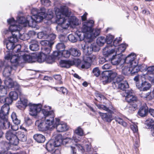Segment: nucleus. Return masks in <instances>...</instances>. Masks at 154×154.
I'll return each mask as SVG.
<instances>
[{
    "label": "nucleus",
    "instance_id": "11",
    "mask_svg": "<svg viewBox=\"0 0 154 154\" xmlns=\"http://www.w3.org/2000/svg\"><path fill=\"white\" fill-rule=\"evenodd\" d=\"M117 75V73L112 71H106L102 74V80L105 83L110 82Z\"/></svg>",
    "mask_w": 154,
    "mask_h": 154
},
{
    "label": "nucleus",
    "instance_id": "64",
    "mask_svg": "<svg viewBox=\"0 0 154 154\" xmlns=\"http://www.w3.org/2000/svg\"><path fill=\"white\" fill-rule=\"evenodd\" d=\"M1 154H26L24 151H22L20 152L12 154L10 152L8 151H5L2 152Z\"/></svg>",
    "mask_w": 154,
    "mask_h": 154
},
{
    "label": "nucleus",
    "instance_id": "5",
    "mask_svg": "<svg viewBox=\"0 0 154 154\" xmlns=\"http://www.w3.org/2000/svg\"><path fill=\"white\" fill-rule=\"evenodd\" d=\"M124 96L126 101L128 103L129 110L131 112L135 111L137 108V103L138 100L137 97L133 95L132 90H125Z\"/></svg>",
    "mask_w": 154,
    "mask_h": 154
},
{
    "label": "nucleus",
    "instance_id": "62",
    "mask_svg": "<svg viewBox=\"0 0 154 154\" xmlns=\"http://www.w3.org/2000/svg\"><path fill=\"white\" fill-rule=\"evenodd\" d=\"M41 2L42 5L46 6H48L51 5V2L49 0H41Z\"/></svg>",
    "mask_w": 154,
    "mask_h": 154
},
{
    "label": "nucleus",
    "instance_id": "18",
    "mask_svg": "<svg viewBox=\"0 0 154 154\" xmlns=\"http://www.w3.org/2000/svg\"><path fill=\"white\" fill-rule=\"evenodd\" d=\"M45 8H42L40 10H38L36 8H32L31 11V13L32 14V17L34 18H39L40 17H43V20L46 16V14L44 11Z\"/></svg>",
    "mask_w": 154,
    "mask_h": 154
},
{
    "label": "nucleus",
    "instance_id": "38",
    "mask_svg": "<svg viewBox=\"0 0 154 154\" xmlns=\"http://www.w3.org/2000/svg\"><path fill=\"white\" fill-rule=\"evenodd\" d=\"M16 135L11 131H7L5 134V137L6 139L9 141L12 138L14 137Z\"/></svg>",
    "mask_w": 154,
    "mask_h": 154
},
{
    "label": "nucleus",
    "instance_id": "47",
    "mask_svg": "<svg viewBox=\"0 0 154 154\" xmlns=\"http://www.w3.org/2000/svg\"><path fill=\"white\" fill-rule=\"evenodd\" d=\"M27 18L26 19L23 17H20L17 20V21L20 24H24L23 26H25L27 25Z\"/></svg>",
    "mask_w": 154,
    "mask_h": 154
},
{
    "label": "nucleus",
    "instance_id": "13",
    "mask_svg": "<svg viewBox=\"0 0 154 154\" xmlns=\"http://www.w3.org/2000/svg\"><path fill=\"white\" fill-rule=\"evenodd\" d=\"M29 114L32 116H36L40 112L42 108L41 104H34L31 103H29Z\"/></svg>",
    "mask_w": 154,
    "mask_h": 154
},
{
    "label": "nucleus",
    "instance_id": "54",
    "mask_svg": "<svg viewBox=\"0 0 154 154\" xmlns=\"http://www.w3.org/2000/svg\"><path fill=\"white\" fill-rule=\"evenodd\" d=\"M57 50L60 51L62 52L65 48V46L63 43H59L56 46Z\"/></svg>",
    "mask_w": 154,
    "mask_h": 154
},
{
    "label": "nucleus",
    "instance_id": "27",
    "mask_svg": "<svg viewBox=\"0 0 154 154\" xmlns=\"http://www.w3.org/2000/svg\"><path fill=\"white\" fill-rule=\"evenodd\" d=\"M74 64L73 61L71 60H61L60 63L61 67L66 68H69Z\"/></svg>",
    "mask_w": 154,
    "mask_h": 154
},
{
    "label": "nucleus",
    "instance_id": "22",
    "mask_svg": "<svg viewBox=\"0 0 154 154\" xmlns=\"http://www.w3.org/2000/svg\"><path fill=\"white\" fill-rule=\"evenodd\" d=\"M143 69L144 70V71H147V73L145 74L146 77L147 75H152L153 76V79L152 80V85H154V73L153 72L154 71V66H151L147 67V66L145 65V66L143 67ZM149 77L150 78H152L153 76H149Z\"/></svg>",
    "mask_w": 154,
    "mask_h": 154
},
{
    "label": "nucleus",
    "instance_id": "26",
    "mask_svg": "<svg viewBox=\"0 0 154 154\" xmlns=\"http://www.w3.org/2000/svg\"><path fill=\"white\" fill-rule=\"evenodd\" d=\"M20 57L19 58H21V60H23L25 61L28 62H33L32 56L25 54L24 51H20Z\"/></svg>",
    "mask_w": 154,
    "mask_h": 154
},
{
    "label": "nucleus",
    "instance_id": "28",
    "mask_svg": "<svg viewBox=\"0 0 154 154\" xmlns=\"http://www.w3.org/2000/svg\"><path fill=\"white\" fill-rule=\"evenodd\" d=\"M55 145V142L53 140L49 141L46 144V148L49 152L52 151L55 147L59 146Z\"/></svg>",
    "mask_w": 154,
    "mask_h": 154
},
{
    "label": "nucleus",
    "instance_id": "57",
    "mask_svg": "<svg viewBox=\"0 0 154 154\" xmlns=\"http://www.w3.org/2000/svg\"><path fill=\"white\" fill-rule=\"evenodd\" d=\"M7 94L6 89L3 86H0V96L5 95Z\"/></svg>",
    "mask_w": 154,
    "mask_h": 154
},
{
    "label": "nucleus",
    "instance_id": "9",
    "mask_svg": "<svg viewBox=\"0 0 154 154\" xmlns=\"http://www.w3.org/2000/svg\"><path fill=\"white\" fill-rule=\"evenodd\" d=\"M7 22L10 24L9 27V30H5L3 32V33L5 35L9 34V33H15L18 34H19V30L21 28L17 26V25L14 24L15 23L14 20L13 18L9 19L7 20Z\"/></svg>",
    "mask_w": 154,
    "mask_h": 154
},
{
    "label": "nucleus",
    "instance_id": "24",
    "mask_svg": "<svg viewBox=\"0 0 154 154\" xmlns=\"http://www.w3.org/2000/svg\"><path fill=\"white\" fill-rule=\"evenodd\" d=\"M28 101L26 99H20V100L18 101L16 103V106L19 109H22L25 108L27 106H28Z\"/></svg>",
    "mask_w": 154,
    "mask_h": 154
},
{
    "label": "nucleus",
    "instance_id": "30",
    "mask_svg": "<svg viewBox=\"0 0 154 154\" xmlns=\"http://www.w3.org/2000/svg\"><path fill=\"white\" fill-rule=\"evenodd\" d=\"M11 118L12 119L13 121L16 125H15V127H16V129H14V126H11V128L14 131H16L17 129L18 128L17 126V125L20 123V120H18L17 118L16 114L15 112H13L11 115Z\"/></svg>",
    "mask_w": 154,
    "mask_h": 154
},
{
    "label": "nucleus",
    "instance_id": "45",
    "mask_svg": "<svg viewBox=\"0 0 154 154\" xmlns=\"http://www.w3.org/2000/svg\"><path fill=\"white\" fill-rule=\"evenodd\" d=\"M9 97L13 101L16 100L18 98V94L15 91H11L9 94Z\"/></svg>",
    "mask_w": 154,
    "mask_h": 154
},
{
    "label": "nucleus",
    "instance_id": "6",
    "mask_svg": "<svg viewBox=\"0 0 154 154\" xmlns=\"http://www.w3.org/2000/svg\"><path fill=\"white\" fill-rule=\"evenodd\" d=\"M95 105L98 109L105 110L108 112V113H103L100 112H99L102 119L104 121L108 122H110L113 119L112 115V113L113 112L111 110L109 109L106 106L102 104L95 103Z\"/></svg>",
    "mask_w": 154,
    "mask_h": 154
},
{
    "label": "nucleus",
    "instance_id": "51",
    "mask_svg": "<svg viewBox=\"0 0 154 154\" xmlns=\"http://www.w3.org/2000/svg\"><path fill=\"white\" fill-rule=\"evenodd\" d=\"M47 34L46 32H40L37 34V37L39 39H47Z\"/></svg>",
    "mask_w": 154,
    "mask_h": 154
},
{
    "label": "nucleus",
    "instance_id": "36",
    "mask_svg": "<svg viewBox=\"0 0 154 154\" xmlns=\"http://www.w3.org/2000/svg\"><path fill=\"white\" fill-rule=\"evenodd\" d=\"M47 56L41 52L37 56V60L38 62L42 63L46 60Z\"/></svg>",
    "mask_w": 154,
    "mask_h": 154
},
{
    "label": "nucleus",
    "instance_id": "35",
    "mask_svg": "<svg viewBox=\"0 0 154 154\" xmlns=\"http://www.w3.org/2000/svg\"><path fill=\"white\" fill-rule=\"evenodd\" d=\"M63 137L61 134L57 135L54 141L55 142V145L57 146H60L63 141Z\"/></svg>",
    "mask_w": 154,
    "mask_h": 154
},
{
    "label": "nucleus",
    "instance_id": "42",
    "mask_svg": "<svg viewBox=\"0 0 154 154\" xmlns=\"http://www.w3.org/2000/svg\"><path fill=\"white\" fill-rule=\"evenodd\" d=\"M115 121L119 124L121 125L122 126L125 127L127 126V124L123 119L118 116H116L114 118Z\"/></svg>",
    "mask_w": 154,
    "mask_h": 154
},
{
    "label": "nucleus",
    "instance_id": "12",
    "mask_svg": "<svg viewBox=\"0 0 154 154\" xmlns=\"http://www.w3.org/2000/svg\"><path fill=\"white\" fill-rule=\"evenodd\" d=\"M146 78V74H143L141 76V78L142 79V82L140 83H137L136 87L140 90L141 91H146L149 89L151 86V85L144 79Z\"/></svg>",
    "mask_w": 154,
    "mask_h": 154
},
{
    "label": "nucleus",
    "instance_id": "32",
    "mask_svg": "<svg viewBox=\"0 0 154 154\" xmlns=\"http://www.w3.org/2000/svg\"><path fill=\"white\" fill-rule=\"evenodd\" d=\"M69 19L71 25L78 26L80 23L78 19L75 16H71Z\"/></svg>",
    "mask_w": 154,
    "mask_h": 154
},
{
    "label": "nucleus",
    "instance_id": "19",
    "mask_svg": "<svg viewBox=\"0 0 154 154\" xmlns=\"http://www.w3.org/2000/svg\"><path fill=\"white\" fill-rule=\"evenodd\" d=\"M125 57L122 54H120L113 55L110 59L111 63L113 65H117L119 64L122 60H123L125 63Z\"/></svg>",
    "mask_w": 154,
    "mask_h": 154
},
{
    "label": "nucleus",
    "instance_id": "33",
    "mask_svg": "<svg viewBox=\"0 0 154 154\" xmlns=\"http://www.w3.org/2000/svg\"><path fill=\"white\" fill-rule=\"evenodd\" d=\"M148 110L146 107H141L138 112V115L140 116L144 117L147 114Z\"/></svg>",
    "mask_w": 154,
    "mask_h": 154
},
{
    "label": "nucleus",
    "instance_id": "40",
    "mask_svg": "<svg viewBox=\"0 0 154 154\" xmlns=\"http://www.w3.org/2000/svg\"><path fill=\"white\" fill-rule=\"evenodd\" d=\"M106 42V39L103 37H98L96 41V43L99 46H102Z\"/></svg>",
    "mask_w": 154,
    "mask_h": 154
},
{
    "label": "nucleus",
    "instance_id": "55",
    "mask_svg": "<svg viewBox=\"0 0 154 154\" xmlns=\"http://www.w3.org/2000/svg\"><path fill=\"white\" fill-rule=\"evenodd\" d=\"M126 48V45L125 44H122L119 45L116 49L119 52H124Z\"/></svg>",
    "mask_w": 154,
    "mask_h": 154
},
{
    "label": "nucleus",
    "instance_id": "15",
    "mask_svg": "<svg viewBox=\"0 0 154 154\" xmlns=\"http://www.w3.org/2000/svg\"><path fill=\"white\" fill-rule=\"evenodd\" d=\"M55 124L52 125L53 126H56L57 131L59 132H62L66 131L67 129L66 124L63 122H60V119L57 118H55Z\"/></svg>",
    "mask_w": 154,
    "mask_h": 154
},
{
    "label": "nucleus",
    "instance_id": "44",
    "mask_svg": "<svg viewBox=\"0 0 154 154\" xmlns=\"http://www.w3.org/2000/svg\"><path fill=\"white\" fill-rule=\"evenodd\" d=\"M19 143V139L16 135L9 141V143L15 146H17Z\"/></svg>",
    "mask_w": 154,
    "mask_h": 154
},
{
    "label": "nucleus",
    "instance_id": "4",
    "mask_svg": "<svg viewBox=\"0 0 154 154\" xmlns=\"http://www.w3.org/2000/svg\"><path fill=\"white\" fill-rule=\"evenodd\" d=\"M12 67L10 66H6L3 72V75L7 77L4 81L5 86L8 88H14L15 89L18 90L20 93L21 90L20 89V86L16 82H14L11 79L8 77L10 76Z\"/></svg>",
    "mask_w": 154,
    "mask_h": 154
},
{
    "label": "nucleus",
    "instance_id": "14",
    "mask_svg": "<svg viewBox=\"0 0 154 154\" xmlns=\"http://www.w3.org/2000/svg\"><path fill=\"white\" fill-rule=\"evenodd\" d=\"M94 23V21L92 20H90L83 23L82 30L83 32L86 33L87 38H88V34L90 33L91 31Z\"/></svg>",
    "mask_w": 154,
    "mask_h": 154
},
{
    "label": "nucleus",
    "instance_id": "60",
    "mask_svg": "<svg viewBox=\"0 0 154 154\" xmlns=\"http://www.w3.org/2000/svg\"><path fill=\"white\" fill-rule=\"evenodd\" d=\"M3 125L5 129L8 128L10 126V123L7 118L3 120Z\"/></svg>",
    "mask_w": 154,
    "mask_h": 154
},
{
    "label": "nucleus",
    "instance_id": "20",
    "mask_svg": "<svg viewBox=\"0 0 154 154\" xmlns=\"http://www.w3.org/2000/svg\"><path fill=\"white\" fill-rule=\"evenodd\" d=\"M7 48L9 50H13V52H19L21 48V45L18 44L14 45V44L9 41L6 43Z\"/></svg>",
    "mask_w": 154,
    "mask_h": 154
},
{
    "label": "nucleus",
    "instance_id": "8",
    "mask_svg": "<svg viewBox=\"0 0 154 154\" xmlns=\"http://www.w3.org/2000/svg\"><path fill=\"white\" fill-rule=\"evenodd\" d=\"M114 38L113 36L111 35H109L106 36V41L107 45L103 49V55L105 56L106 57H109V56L114 53L115 51H116V52H117L116 50V49H114L109 48L112 46V45L110 44L112 42Z\"/></svg>",
    "mask_w": 154,
    "mask_h": 154
},
{
    "label": "nucleus",
    "instance_id": "7",
    "mask_svg": "<svg viewBox=\"0 0 154 154\" xmlns=\"http://www.w3.org/2000/svg\"><path fill=\"white\" fill-rule=\"evenodd\" d=\"M124 77L122 75L117 76L116 80L112 83V87L114 88L119 89L123 91L129 87V85L127 81H122Z\"/></svg>",
    "mask_w": 154,
    "mask_h": 154
},
{
    "label": "nucleus",
    "instance_id": "31",
    "mask_svg": "<svg viewBox=\"0 0 154 154\" xmlns=\"http://www.w3.org/2000/svg\"><path fill=\"white\" fill-rule=\"evenodd\" d=\"M33 137L38 143H43L45 140V136L41 134H35L34 135Z\"/></svg>",
    "mask_w": 154,
    "mask_h": 154
},
{
    "label": "nucleus",
    "instance_id": "52",
    "mask_svg": "<svg viewBox=\"0 0 154 154\" xmlns=\"http://www.w3.org/2000/svg\"><path fill=\"white\" fill-rule=\"evenodd\" d=\"M19 38L23 40H26L29 39V36L28 33H24L23 34H18Z\"/></svg>",
    "mask_w": 154,
    "mask_h": 154
},
{
    "label": "nucleus",
    "instance_id": "46",
    "mask_svg": "<svg viewBox=\"0 0 154 154\" xmlns=\"http://www.w3.org/2000/svg\"><path fill=\"white\" fill-rule=\"evenodd\" d=\"M51 46H48L47 47H43L42 48V53L47 56L51 52Z\"/></svg>",
    "mask_w": 154,
    "mask_h": 154
},
{
    "label": "nucleus",
    "instance_id": "59",
    "mask_svg": "<svg viewBox=\"0 0 154 154\" xmlns=\"http://www.w3.org/2000/svg\"><path fill=\"white\" fill-rule=\"evenodd\" d=\"M47 39L50 42H53V41L56 38V35L54 34H51L49 35H47Z\"/></svg>",
    "mask_w": 154,
    "mask_h": 154
},
{
    "label": "nucleus",
    "instance_id": "63",
    "mask_svg": "<svg viewBox=\"0 0 154 154\" xmlns=\"http://www.w3.org/2000/svg\"><path fill=\"white\" fill-rule=\"evenodd\" d=\"M122 38L120 37L119 38H116L113 42V45L114 47H116L118 45L119 42L121 41Z\"/></svg>",
    "mask_w": 154,
    "mask_h": 154
},
{
    "label": "nucleus",
    "instance_id": "1",
    "mask_svg": "<svg viewBox=\"0 0 154 154\" xmlns=\"http://www.w3.org/2000/svg\"><path fill=\"white\" fill-rule=\"evenodd\" d=\"M55 13L57 18V21L59 22L58 25L56 27L58 31L62 32V29H66L70 25L69 18L71 15V11L66 6H61L60 9H57Z\"/></svg>",
    "mask_w": 154,
    "mask_h": 154
},
{
    "label": "nucleus",
    "instance_id": "58",
    "mask_svg": "<svg viewBox=\"0 0 154 154\" xmlns=\"http://www.w3.org/2000/svg\"><path fill=\"white\" fill-rule=\"evenodd\" d=\"M94 75L96 77H98L100 74V71L98 67L94 68L92 71Z\"/></svg>",
    "mask_w": 154,
    "mask_h": 154
},
{
    "label": "nucleus",
    "instance_id": "37",
    "mask_svg": "<svg viewBox=\"0 0 154 154\" xmlns=\"http://www.w3.org/2000/svg\"><path fill=\"white\" fill-rule=\"evenodd\" d=\"M9 34H11L12 36H10L9 38H8L9 41L14 43L18 41V34L15 33H9Z\"/></svg>",
    "mask_w": 154,
    "mask_h": 154
},
{
    "label": "nucleus",
    "instance_id": "17",
    "mask_svg": "<svg viewBox=\"0 0 154 154\" xmlns=\"http://www.w3.org/2000/svg\"><path fill=\"white\" fill-rule=\"evenodd\" d=\"M88 43V46L87 47L86 49L85 48V45H84L83 47L82 46V48L83 50H84L85 51L87 52L88 54H91L92 51H94L95 52L98 51L99 50V48L97 45L96 43Z\"/></svg>",
    "mask_w": 154,
    "mask_h": 154
},
{
    "label": "nucleus",
    "instance_id": "25",
    "mask_svg": "<svg viewBox=\"0 0 154 154\" xmlns=\"http://www.w3.org/2000/svg\"><path fill=\"white\" fill-rule=\"evenodd\" d=\"M23 129L25 131V132L21 131H19L17 133V137L19 139V140L22 142H25L27 139L26 134L27 130L24 128H23Z\"/></svg>",
    "mask_w": 154,
    "mask_h": 154
},
{
    "label": "nucleus",
    "instance_id": "21",
    "mask_svg": "<svg viewBox=\"0 0 154 154\" xmlns=\"http://www.w3.org/2000/svg\"><path fill=\"white\" fill-rule=\"evenodd\" d=\"M100 32V29H92L90 33L88 34V38H89L88 39L87 42H92L93 39L98 36Z\"/></svg>",
    "mask_w": 154,
    "mask_h": 154
},
{
    "label": "nucleus",
    "instance_id": "41",
    "mask_svg": "<svg viewBox=\"0 0 154 154\" xmlns=\"http://www.w3.org/2000/svg\"><path fill=\"white\" fill-rule=\"evenodd\" d=\"M122 73L125 75H131L130 66L129 67L125 66L122 69Z\"/></svg>",
    "mask_w": 154,
    "mask_h": 154
},
{
    "label": "nucleus",
    "instance_id": "56",
    "mask_svg": "<svg viewBox=\"0 0 154 154\" xmlns=\"http://www.w3.org/2000/svg\"><path fill=\"white\" fill-rule=\"evenodd\" d=\"M75 133L78 135L82 136L84 135L83 131L80 127H78L75 131Z\"/></svg>",
    "mask_w": 154,
    "mask_h": 154
},
{
    "label": "nucleus",
    "instance_id": "61",
    "mask_svg": "<svg viewBox=\"0 0 154 154\" xmlns=\"http://www.w3.org/2000/svg\"><path fill=\"white\" fill-rule=\"evenodd\" d=\"M87 60L88 62H91L94 61L96 59V57L95 55H92L87 57Z\"/></svg>",
    "mask_w": 154,
    "mask_h": 154
},
{
    "label": "nucleus",
    "instance_id": "48",
    "mask_svg": "<svg viewBox=\"0 0 154 154\" xmlns=\"http://www.w3.org/2000/svg\"><path fill=\"white\" fill-rule=\"evenodd\" d=\"M79 140L76 138L75 137H73L71 139L69 138H66V139L65 140L64 142L66 143H73V141L76 143H77Z\"/></svg>",
    "mask_w": 154,
    "mask_h": 154
},
{
    "label": "nucleus",
    "instance_id": "49",
    "mask_svg": "<svg viewBox=\"0 0 154 154\" xmlns=\"http://www.w3.org/2000/svg\"><path fill=\"white\" fill-rule=\"evenodd\" d=\"M40 43L42 46H51L54 44V42H50L48 40H42Z\"/></svg>",
    "mask_w": 154,
    "mask_h": 154
},
{
    "label": "nucleus",
    "instance_id": "29",
    "mask_svg": "<svg viewBox=\"0 0 154 154\" xmlns=\"http://www.w3.org/2000/svg\"><path fill=\"white\" fill-rule=\"evenodd\" d=\"M30 43L29 47L31 50L35 51H38L39 49L38 42L36 40H31Z\"/></svg>",
    "mask_w": 154,
    "mask_h": 154
},
{
    "label": "nucleus",
    "instance_id": "43",
    "mask_svg": "<svg viewBox=\"0 0 154 154\" xmlns=\"http://www.w3.org/2000/svg\"><path fill=\"white\" fill-rule=\"evenodd\" d=\"M9 109V105L7 104H5L2 106L1 111L7 116V115L8 114Z\"/></svg>",
    "mask_w": 154,
    "mask_h": 154
},
{
    "label": "nucleus",
    "instance_id": "2",
    "mask_svg": "<svg viewBox=\"0 0 154 154\" xmlns=\"http://www.w3.org/2000/svg\"><path fill=\"white\" fill-rule=\"evenodd\" d=\"M42 112L44 118H42V120H36L35 124L38 125V129L39 131H44L48 130L49 127L54 124V116L53 111H49L45 109H42Z\"/></svg>",
    "mask_w": 154,
    "mask_h": 154
},
{
    "label": "nucleus",
    "instance_id": "16",
    "mask_svg": "<svg viewBox=\"0 0 154 154\" xmlns=\"http://www.w3.org/2000/svg\"><path fill=\"white\" fill-rule=\"evenodd\" d=\"M42 20V17L34 18L32 17L28 16L27 17V24L30 27H34L36 25L37 23L41 22Z\"/></svg>",
    "mask_w": 154,
    "mask_h": 154
},
{
    "label": "nucleus",
    "instance_id": "3",
    "mask_svg": "<svg viewBox=\"0 0 154 154\" xmlns=\"http://www.w3.org/2000/svg\"><path fill=\"white\" fill-rule=\"evenodd\" d=\"M136 56L134 53H131L125 57V63L128 64L130 66L131 75H134L139 71H144L143 67L145 66V65L138 66L137 63L135 60Z\"/></svg>",
    "mask_w": 154,
    "mask_h": 154
},
{
    "label": "nucleus",
    "instance_id": "53",
    "mask_svg": "<svg viewBox=\"0 0 154 154\" xmlns=\"http://www.w3.org/2000/svg\"><path fill=\"white\" fill-rule=\"evenodd\" d=\"M44 11L45 12L46 14V16L45 17H44V18H45V17H49V19H51L53 17V13L51 9H48V11L47 13H46V12L45 11V8Z\"/></svg>",
    "mask_w": 154,
    "mask_h": 154
},
{
    "label": "nucleus",
    "instance_id": "34",
    "mask_svg": "<svg viewBox=\"0 0 154 154\" xmlns=\"http://www.w3.org/2000/svg\"><path fill=\"white\" fill-rule=\"evenodd\" d=\"M76 34L79 37V41H81L84 40L86 42V44H87V42L89 43L87 41L89 38H88L87 39L86 38L85 36V35L84 33L77 31L76 32Z\"/></svg>",
    "mask_w": 154,
    "mask_h": 154
},
{
    "label": "nucleus",
    "instance_id": "10",
    "mask_svg": "<svg viewBox=\"0 0 154 154\" xmlns=\"http://www.w3.org/2000/svg\"><path fill=\"white\" fill-rule=\"evenodd\" d=\"M20 51V50L19 52H16L17 53V54L13 55H12L10 53L7 52L5 58L7 60H10L11 62L12 63H15L17 64L22 63V62L21 61V58H19Z\"/></svg>",
    "mask_w": 154,
    "mask_h": 154
},
{
    "label": "nucleus",
    "instance_id": "39",
    "mask_svg": "<svg viewBox=\"0 0 154 154\" xmlns=\"http://www.w3.org/2000/svg\"><path fill=\"white\" fill-rule=\"evenodd\" d=\"M70 54L72 56L76 57L79 56L81 55V53L79 50L77 49L72 48L70 49Z\"/></svg>",
    "mask_w": 154,
    "mask_h": 154
},
{
    "label": "nucleus",
    "instance_id": "23",
    "mask_svg": "<svg viewBox=\"0 0 154 154\" xmlns=\"http://www.w3.org/2000/svg\"><path fill=\"white\" fill-rule=\"evenodd\" d=\"M60 36V40L63 42H66L67 38L72 42H76L77 41V38L72 34L69 35L68 36L63 35H61Z\"/></svg>",
    "mask_w": 154,
    "mask_h": 154
},
{
    "label": "nucleus",
    "instance_id": "50",
    "mask_svg": "<svg viewBox=\"0 0 154 154\" xmlns=\"http://www.w3.org/2000/svg\"><path fill=\"white\" fill-rule=\"evenodd\" d=\"M70 55V50L69 51L64 50L60 53L61 57H63L66 58L69 57Z\"/></svg>",
    "mask_w": 154,
    "mask_h": 154
}]
</instances>
